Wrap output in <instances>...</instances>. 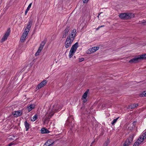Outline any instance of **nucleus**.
Segmentation results:
<instances>
[{"label": "nucleus", "instance_id": "nucleus-28", "mask_svg": "<svg viewBox=\"0 0 146 146\" xmlns=\"http://www.w3.org/2000/svg\"><path fill=\"white\" fill-rule=\"evenodd\" d=\"M109 140H107L106 141L105 143L104 144L103 146H107L109 143Z\"/></svg>", "mask_w": 146, "mask_h": 146}, {"label": "nucleus", "instance_id": "nucleus-46", "mask_svg": "<svg viewBox=\"0 0 146 146\" xmlns=\"http://www.w3.org/2000/svg\"><path fill=\"white\" fill-rule=\"evenodd\" d=\"M146 22V21H145V22H143V23H145Z\"/></svg>", "mask_w": 146, "mask_h": 146}, {"label": "nucleus", "instance_id": "nucleus-47", "mask_svg": "<svg viewBox=\"0 0 146 146\" xmlns=\"http://www.w3.org/2000/svg\"><path fill=\"white\" fill-rule=\"evenodd\" d=\"M94 142V141H93V142H92V143H93Z\"/></svg>", "mask_w": 146, "mask_h": 146}, {"label": "nucleus", "instance_id": "nucleus-40", "mask_svg": "<svg viewBox=\"0 0 146 146\" xmlns=\"http://www.w3.org/2000/svg\"><path fill=\"white\" fill-rule=\"evenodd\" d=\"M39 54V53L37 52L36 53H35V55L36 56L37 55H38Z\"/></svg>", "mask_w": 146, "mask_h": 146}, {"label": "nucleus", "instance_id": "nucleus-19", "mask_svg": "<svg viewBox=\"0 0 146 146\" xmlns=\"http://www.w3.org/2000/svg\"><path fill=\"white\" fill-rule=\"evenodd\" d=\"M75 52L74 50L70 49L69 54V58H71Z\"/></svg>", "mask_w": 146, "mask_h": 146}, {"label": "nucleus", "instance_id": "nucleus-29", "mask_svg": "<svg viewBox=\"0 0 146 146\" xmlns=\"http://www.w3.org/2000/svg\"><path fill=\"white\" fill-rule=\"evenodd\" d=\"M141 97L146 96V91H144L142 92L141 94Z\"/></svg>", "mask_w": 146, "mask_h": 146}, {"label": "nucleus", "instance_id": "nucleus-10", "mask_svg": "<svg viewBox=\"0 0 146 146\" xmlns=\"http://www.w3.org/2000/svg\"><path fill=\"white\" fill-rule=\"evenodd\" d=\"M99 47L98 46L93 47L92 48H90L88 50L87 53L88 54H90L94 53L98 50L99 49Z\"/></svg>", "mask_w": 146, "mask_h": 146}, {"label": "nucleus", "instance_id": "nucleus-34", "mask_svg": "<svg viewBox=\"0 0 146 146\" xmlns=\"http://www.w3.org/2000/svg\"><path fill=\"white\" fill-rule=\"evenodd\" d=\"M43 47L40 46L38 49L41 51L42 49H43Z\"/></svg>", "mask_w": 146, "mask_h": 146}, {"label": "nucleus", "instance_id": "nucleus-18", "mask_svg": "<svg viewBox=\"0 0 146 146\" xmlns=\"http://www.w3.org/2000/svg\"><path fill=\"white\" fill-rule=\"evenodd\" d=\"M35 106L33 104H30V105L28 106L27 108L28 109L29 112L32 110L33 108H35Z\"/></svg>", "mask_w": 146, "mask_h": 146}, {"label": "nucleus", "instance_id": "nucleus-39", "mask_svg": "<svg viewBox=\"0 0 146 146\" xmlns=\"http://www.w3.org/2000/svg\"><path fill=\"white\" fill-rule=\"evenodd\" d=\"M41 50H40L38 49L37 51V52L38 53H39L40 52H41Z\"/></svg>", "mask_w": 146, "mask_h": 146}, {"label": "nucleus", "instance_id": "nucleus-7", "mask_svg": "<svg viewBox=\"0 0 146 146\" xmlns=\"http://www.w3.org/2000/svg\"><path fill=\"white\" fill-rule=\"evenodd\" d=\"M23 113V111L21 110H19L17 111H14L12 113V115L14 117H17L21 116Z\"/></svg>", "mask_w": 146, "mask_h": 146}, {"label": "nucleus", "instance_id": "nucleus-22", "mask_svg": "<svg viewBox=\"0 0 146 146\" xmlns=\"http://www.w3.org/2000/svg\"><path fill=\"white\" fill-rule=\"evenodd\" d=\"M138 106V104H132L131 105L129 106V108H130L131 109H133L134 108H135L136 107Z\"/></svg>", "mask_w": 146, "mask_h": 146}, {"label": "nucleus", "instance_id": "nucleus-44", "mask_svg": "<svg viewBox=\"0 0 146 146\" xmlns=\"http://www.w3.org/2000/svg\"><path fill=\"white\" fill-rule=\"evenodd\" d=\"M101 13H99L98 14V17H99V15H100V14Z\"/></svg>", "mask_w": 146, "mask_h": 146}, {"label": "nucleus", "instance_id": "nucleus-23", "mask_svg": "<svg viewBox=\"0 0 146 146\" xmlns=\"http://www.w3.org/2000/svg\"><path fill=\"white\" fill-rule=\"evenodd\" d=\"M139 58V59H143L144 58L146 59L145 54L141 55L139 56L138 57Z\"/></svg>", "mask_w": 146, "mask_h": 146}, {"label": "nucleus", "instance_id": "nucleus-45", "mask_svg": "<svg viewBox=\"0 0 146 146\" xmlns=\"http://www.w3.org/2000/svg\"><path fill=\"white\" fill-rule=\"evenodd\" d=\"M86 100H84V101H83L84 103H85V102H86Z\"/></svg>", "mask_w": 146, "mask_h": 146}, {"label": "nucleus", "instance_id": "nucleus-43", "mask_svg": "<svg viewBox=\"0 0 146 146\" xmlns=\"http://www.w3.org/2000/svg\"><path fill=\"white\" fill-rule=\"evenodd\" d=\"M67 121L68 122H70V121H69V118H68V119L67 120Z\"/></svg>", "mask_w": 146, "mask_h": 146}, {"label": "nucleus", "instance_id": "nucleus-35", "mask_svg": "<svg viewBox=\"0 0 146 146\" xmlns=\"http://www.w3.org/2000/svg\"><path fill=\"white\" fill-rule=\"evenodd\" d=\"M89 0H83V1L84 3H86Z\"/></svg>", "mask_w": 146, "mask_h": 146}, {"label": "nucleus", "instance_id": "nucleus-2", "mask_svg": "<svg viewBox=\"0 0 146 146\" xmlns=\"http://www.w3.org/2000/svg\"><path fill=\"white\" fill-rule=\"evenodd\" d=\"M119 17L122 19H129L134 17L133 14L129 13H123L120 14L119 15Z\"/></svg>", "mask_w": 146, "mask_h": 146}, {"label": "nucleus", "instance_id": "nucleus-38", "mask_svg": "<svg viewBox=\"0 0 146 146\" xmlns=\"http://www.w3.org/2000/svg\"><path fill=\"white\" fill-rule=\"evenodd\" d=\"M29 10H28L27 9H26V10L25 11V15H26L28 12V11H29Z\"/></svg>", "mask_w": 146, "mask_h": 146}, {"label": "nucleus", "instance_id": "nucleus-11", "mask_svg": "<svg viewBox=\"0 0 146 146\" xmlns=\"http://www.w3.org/2000/svg\"><path fill=\"white\" fill-rule=\"evenodd\" d=\"M70 30V28L69 27H67L63 31V35L62 36V38H65L68 34V33Z\"/></svg>", "mask_w": 146, "mask_h": 146}, {"label": "nucleus", "instance_id": "nucleus-5", "mask_svg": "<svg viewBox=\"0 0 146 146\" xmlns=\"http://www.w3.org/2000/svg\"><path fill=\"white\" fill-rule=\"evenodd\" d=\"M32 22L33 21L32 20L29 21V22L28 23L27 26V27L26 28L25 31L24 32V33H25V34L27 35L31 29V27L32 26Z\"/></svg>", "mask_w": 146, "mask_h": 146}, {"label": "nucleus", "instance_id": "nucleus-13", "mask_svg": "<svg viewBox=\"0 0 146 146\" xmlns=\"http://www.w3.org/2000/svg\"><path fill=\"white\" fill-rule=\"evenodd\" d=\"M139 60V58L138 57H135L132 58L129 61V62L131 63H136L137 62L138 60Z\"/></svg>", "mask_w": 146, "mask_h": 146}, {"label": "nucleus", "instance_id": "nucleus-14", "mask_svg": "<svg viewBox=\"0 0 146 146\" xmlns=\"http://www.w3.org/2000/svg\"><path fill=\"white\" fill-rule=\"evenodd\" d=\"M50 131L44 127L41 128V132L42 134L48 133H50Z\"/></svg>", "mask_w": 146, "mask_h": 146}, {"label": "nucleus", "instance_id": "nucleus-17", "mask_svg": "<svg viewBox=\"0 0 146 146\" xmlns=\"http://www.w3.org/2000/svg\"><path fill=\"white\" fill-rule=\"evenodd\" d=\"M24 125L25 127L26 131H27L30 128V125L26 121L24 122Z\"/></svg>", "mask_w": 146, "mask_h": 146}, {"label": "nucleus", "instance_id": "nucleus-32", "mask_svg": "<svg viewBox=\"0 0 146 146\" xmlns=\"http://www.w3.org/2000/svg\"><path fill=\"white\" fill-rule=\"evenodd\" d=\"M142 135H143L145 139L146 138V133L145 132L143 133Z\"/></svg>", "mask_w": 146, "mask_h": 146}, {"label": "nucleus", "instance_id": "nucleus-31", "mask_svg": "<svg viewBox=\"0 0 146 146\" xmlns=\"http://www.w3.org/2000/svg\"><path fill=\"white\" fill-rule=\"evenodd\" d=\"M84 59L83 58H79V62H81L84 61Z\"/></svg>", "mask_w": 146, "mask_h": 146}, {"label": "nucleus", "instance_id": "nucleus-26", "mask_svg": "<svg viewBox=\"0 0 146 146\" xmlns=\"http://www.w3.org/2000/svg\"><path fill=\"white\" fill-rule=\"evenodd\" d=\"M37 115H34L33 116L32 119L31 121H34L37 119Z\"/></svg>", "mask_w": 146, "mask_h": 146}, {"label": "nucleus", "instance_id": "nucleus-41", "mask_svg": "<svg viewBox=\"0 0 146 146\" xmlns=\"http://www.w3.org/2000/svg\"><path fill=\"white\" fill-rule=\"evenodd\" d=\"M100 28V26H99L98 28H97L96 29V30H98Z\"/></svg>", "mask_w": 146, "mask_h": 146}, {"label": "nucleus", "instance_id": "nucleus-25", "mask_svg": "<svg viewBox=\"0 0 146 146\" xmlns=\"http://www.w3.org/2000/svg\"><path fill=\"white\" fill-rule=\"evenodd\" d=\"M119 117H118L114 119L111 122V124L112 125H114L116 122L117 120L119 118Z\"/></svg>", "mask_w": 146, "mask_h": 146}, {"label": "nucleus", "instance_id": "nucleus-20", "mask_svg": "<svg viewBox=\"0 0 146 146\" xmlns=\"http://www.w3.org/2000/svg\"><path fill=\"white\" fill-rule=\"evenodd\" d=\"M89 92V90H87V91H86V92L84 93L83 95L82 96V100H83L84 99H86L87 97V96L88 94V93Z\"/></svg>", "mask_w": 146, "mask_h": 146}, {"label": "nucleus", "instance_id": "nucleus-36", "mask_svg": "<svg viewBox=\"0 0 146 146\" xmlns=\"http://www.w3.org/2000/svg\"><path fill=\"white\" fill-rule=\"evenodd\" d=\"M136 121H134L132 123L133 125L135 127L136 125Z\"/></svg>", "mask_w": 146, "mask_h": 146}, {"label": "nucleus", "instance_id": "nucleus-42", "mask_svg": "<svg viewBox=\"0 0 146 146\" xmlns=\"http://www.w3.org/2000/svg\"><path fill=\"white\" fill-rule=\"evenodd\" d=\"M104 27V25H102V26H100V28H101V27Z\"/></svg>", "mask_w": 146, "mask_h": 146}, {"label": "nucleus", "instance_id": "nucleus-8", "mask_svg": "<svg viewBox=\"0 0 146 146\" xmlns=\"http://www.w3.org/2000/svg\"><path fill=\"white\" fill-rule=\"evenodd\" d=\"M47 81L46 80H43L37 86L36 89H39L45 86L47 84Z\"/></svg>", "mask_w": 146, "mask_h": 146}, {"label": "nucleus", "instance_id": "nucleus-27", "mask_svg": "<svg viewBox=\"0 0 146 146\" xmlns=\"http://www.w3.org/2000/svg\"><path fill=\"white\" fill-rule=\"evenodd\" d=\"M141 143L140 142H139L138 141H137L136 142L134 143L133 146H138V145Z\"/></svg>", "mask_w": 146, "mask_h": 146}, {"label": "nucleus", "instance_id": "nucleus-4", "mask_svg": "<svg viewBox=\"0 0 146 146\" xmlns=\"http://www.w3.org/2000/svg\"><path fill=\"white\" fill-rule=\"evenodd\" d=\"M72 39H73L72 38L71 39H70L69 37L67 38L64 45L66 48H67L71 46L73 41Z\"/></svg>", "mask_w": 146, "mask_h": 146}, {"label": "nucleus", "instance_id": "nucleus-1", "mask_svg": "<svg viewBox=\"0 0 146 146\" xmlns=\"http://www.w3.org/2000/svg\"><path fill=\"white\" fill-rule=\"evenodd\" d=\"M60 107L58 106V104H55L51 108V110L49 111V113L46 114V117L44 120V123L46 124L48 119H50L54 113L58 111Z\"/></svg>", "mask_w": 146, "mask_h": 146}, {"label": "nucleus", "instance_id": "nucleus-15", "mask_svg": "<svg viewBox=\"0 0 146 146\" xmlns=\"http://www.w3.org/2000/svg\"><path fill=\"white\" fill-rule=\"evenodd\" d=\"M78 47V42H77L72 46L71 48V49H72L76 52V49Z\"/></svg>", "mask_w": 146, "mask_h": 146}, {"label": "nucleus", "instance_id": "nucleus-33", "mask_svg": "<svg viewBox=\"0 0 146 146\" xmlns=\"http://www.w3.org/2000/svg\"><path fill=\"white\" fill-rule=\"evenodd\" d=\"M15 138V136H13L11 137H10L9 138V139L10 140H14V138Z\"/></svg>", "mask_w": 146, "mask_h": 146}, {"label": "nucleus", "instance_id": "nucleus-24", "mask_svg": "<svg viewBox=\"0 0 146 146\" xmlns=\"http://www.w3.org/2000/svg\"><path fill=\"white\" fill-rule=\"evenodd\" d=\"M46 39H44L40 43V45L41 46L44 47L45 44H46Z\"/></svg>", "mask_w": 146, "mask_h": 146}, {"label": "nucleus", "instance_id": "nucleus-37", "mask_svg": "<svg viewBox=\"0 0 146 146\" xmlns=\"http://www.w3.org/2000/svg\"><path fill=\"white\" fill-rule=\"evenodd\" d=\"M14 143L13 142L11 143L8 145V146H11L12 145H14Z\"/></svg>", "mask_w": 146, "mask_h": 146}, {"label": "nucleus", "instance_id": "nucleus-12", "mask_svg": "<svg viewBox=\"0 0 146 146\" xmlns=\"http://www.w3.org/2000/svg\"><path fill=\"white\" fill-rule=\"evenodd\" d=\"M53 143L50 140L47 141L44 144L43 146H52Z\"/></svg>", "mask_w": 146, "mask_h": 146}, {"label": "nucleus", "instance_id": "nucleus-21", "mask_svg": "<svg viewBox=\"0 0 146 146\" xmlns=\"http://www.w3.org/2000/svg\"><path fill=\"white\" fill-rule=\"evenodd\" d=\"M145 139V138H144V137L143 136V135H142L138 139V141L139 142H140L141 143Z\"/></svg>", "mask_w": 146, "mask_h": 146}, {"label": "nucleus", "instance_id": "nucleus-16", "mask_svg": "<svg viewBox=\"0 0 146 146\" xmlns=\"http://www.w3.org/2000/svg\"><path fill=\"white\" fill-rule=\"evenodd\" d=\"M27 35L23 33L20 38L21 41L23 42L26 39V37H27Z\"/></svg>", "mask_w": 146, "mask_h": 146}, {"label": "nucleus", "instance_id": "nucleus-48", "mask_svg": "<svg viewBox=\"0 0 146 146\" xmlns=\"http://www.w3.org/2000/svg\"><path fill=\"white\" fill-rule=\"evenodd\" d=\"M146 59V54H145Z\"/></svg>", "mask_w": 146, "mask_h": 146}, {"label": "nucleus", "instance_id": "nucleus-9", "mask_svg": "<svg viewBox=\"0 0 146 146\" xmlns=\"http://www.w3.org/2000/svg\"><path fill=\"white\" fill-rule=\"evenodd\" d=\"M76 29H73L71 31V34L69 36H68L67 38H69V37L70 39H71L72 38L73 39L72 40H74V37H75L76 36Z\"/></svg>", "mask_w": 146, "mask_h": 146}, {"label": "nucleus", "instance_id": "nucleus-49", "mask_svg": "<svg viewBox=\"0 0 146 146\" xmlns=\"http://www.w3.org/2000/svg\"><path fill=\"white\" fill-rule=\"evenodd\" d=\"M145 132L146 133V131Z\"/></svg>", "mask_w": 146, "mask_h": 146}, {"label": "nucleus", "instance_id": "nucleus-3", "mask_svg": "<svg viewBox=\"0 0 146 146\" xmlns=\"http://www.w3.org/2000/svg\"><path fill=\"white\" fill-rule=\"evenodd\" d=\"M135 134L130 135L124 143L123 146H129L133 142Z\"/></svg>", "mask_w": 146, "mask_h": 146}, {"label": "nucleus", "instance_id": "nucleus-6", "mask_svg": "<svg viewBox=\"0 0 146 146\" xmlns=\"http://www.w3.org/2000/svg\"><path fill=\"white\" fill-rule=\"evenodd\" d=\"M10 29L9 28L8 29L7 31L6 32L4 35L3 36V38L1 39V42H3L5 41L7 39L8 36L10 35Z\"/></svg>", "mask_w": 146, "mask_h": 146}, {"label": "nucleus", "instance_id": "nucleus-30", "mask_svg": "<svg viewBox=\"0 0 146 146\" xmlns=\"http://www.w3.org/2000/svg\"><path fill=\"white\" fill-rule=\"evenodd\" d=\"M32 3H30L29 5V6H28V7H27V9L28 10H29L30 9V8H31V6L32 5Z\"/></svg>", "mask_w": 146, "mask_h": 146}]
</instances>
